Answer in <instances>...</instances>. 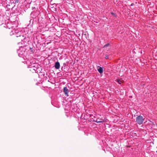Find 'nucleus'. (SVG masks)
<instances>
[{"mask_svg":"<svg viewBox=\"0 0 157 157\" xmlns=\"http://www.w3.org/2000/svg\"><path fill=\"white\" fill-rule=\"evenodd\" d=\"M144 121V119L143 118V117L142 116H139L136 118V122L140 125L142 124Z\"/></svg>","mask_w":157,"mask_h":157,"instance_id":"obj_2","label":"nucleus"},{"mask_svg":"<svg viewBox=\"0 0 157 157\" xmlns=\"http://www.w3.org/2000/svg\"><path fill=\"white\" fill-rule=\"evenodd\" d=\"M15 35L17 37H19L18 39H17V40L19 41H22L25 38L22 32L18 29H13L10 33V35Z\"/></svg>","mask_w":157,"mask_h":157,"instance_id":"obj_1","label":"nucleus"},{"mask_svg":"<svg viewBox=\"0 0 157 157\" xmlns=\"http://www.w3.org/2000/svg\"><path fill=\"white\" fill-rule=\"evenodd\" d=\"M117 82H118V83L120 84H121V80H119V79H118V80H117Z\"/></svg>","mask_w":157,"mask_h":157,"instance_id":"obj_6","label":"nucleus"},{"mask_svg":"<svg viewBox=\"0 0 157 157\" xmlns=\"http://www.w3.org/2000/svg\"><path fill=\"white\" fill-rule=\"evenodd\" d=\"M105 58L106 59H108V56H105Z\"/></svg>","mask_w":157,"mask_h":157,"instance_id":"obj_9","label":"nucleus"},{"mask_svg":"<svg viewBox=\"0 0 157 157\" xmlns=\"http://www.w3.org/2000/svg\"><path fill=\"white\" fill-rule=\"evenodd\" d=\"M134 4L133 3H132L131 5V6H133V5Z\"/></svg>","mask_w":157,"mask_h":157,"instance_id":"obj_11","label":"nucleus"},{"mask_svg":"<svg viewBox=\"0 0 157 157\" xmlns=\"http://www.w3.org/2000/svg\"><path fill=\"white\" fill-rule=\"evenodd\" d=\"M101 122V121H97V123H100V122Z\"/></svg>","mask_w":157,"mask_h":157,"instance_id":"obj_10","label":"nucleus"},{"mask_svg":"<svg viewBox=\"0 0 157 157\" xmlns=\"http://www.w3.org/2000/svg\"><path fill=\"white\" fill-rule=\"evenodd\" d=\"M98 72L100 73V74L102 73L103 71V68L99 66L98 67Z\"/></svg>","mask_w":157,"mask_h":157,"instance_id":"obj_5","label":"nucleus"},{"mask_svg":"<svg viewBox=\"0 0 157 157\" xmlns=\"http://www.w3.org/2000/svg\"><path fill=\"white\" fill-rule=\"evenodd\" d=\"M63 91L64 92L65 95H66L67 96H68V94L69 93V91L67 87H64Z\"/></svg>","mask_w":157,"mask_h":157,"instance_id":"obj_3","label":"nucleus"},{"mask_svg":"<svg viewBox=\"0 0 157 157\" xmlns=\"http://www.w3.org/2000/svg\"><path fill=\"white\" fill-rule=\"evenodd\" d=\"M111 14L113 16H115V17H116V15H115V14L114 13H113V12H111Z\"/></svg>","mask_w":157,"mask_h":157,"instance_id":"obj_7","label":"nucleus"},{"mask_svg":"<svg viewBox=\"0 0 157 157\" xmlns=\"http://www.w3.org/2000/svg\"><path fill=\"white\" fill-rule=\"evenodd\" d=\"M109 44H107L105 45L104 47H107V46H109Z\"/></svg>","mask_w":157,"mask_h":157,"instance_id":"obj_8","label":"nucleus"},{"mask_svg":"<svg viewBox=\"0 0 157 157\" xmlns=\"http://www.w3.org/2000/svg\"><path fill=\"white\" fill-rule=\"evenodd\" d=\"M60 64L58 62H57L55 63V67L56 69H59L60 68Z\"/></svg>","mask_w":157,"mask_h":157,"instance_id":"obj_4","label":"nucleus"},{"mask_svg":"<svg viewBox=\"0 0 157 157\" xmlns=\"http://www.w3.org/2000/svg\"><path fill=\"white\" fill-rule=\"evenodd\" d=\"M156 152H157V151H156Z\"/></svg>","mask_w":157,"mask_h":157,"instance_id":"obj_12","label":"nucleus"}]
</instances>
